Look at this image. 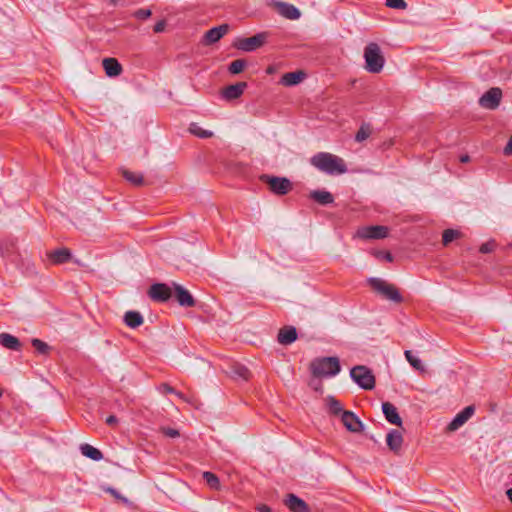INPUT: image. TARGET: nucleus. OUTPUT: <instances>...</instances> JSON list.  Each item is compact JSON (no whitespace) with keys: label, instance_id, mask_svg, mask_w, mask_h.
Returning a JSON list of instances; mask_svg holds the SVG:
<instances>
[{"label":"nucleus","instance_id":"f257e3e1","mask_svg":"<svg viewBox=\"0 0 512 512\" xmlns=\"http://www.w3.org/2000/svg\"><path fill=\"white\" fill-rule=\"evenodd\" d=\"M311 164L318 170L329 174H343L347 167L342 158L328 152H319L311 158Z\"/></svg>","mask_w":512,"mask_h":512},{"label":"nucleus","instance_id":"f03ea898","mask_svg":"<svg viewBox=\"0 0 512 512\" xmlns=\"http://www.w3.org/2000/svg\"><path fill=\"white\" fill-rule=\"evenodd\" d=\"M310 369L315 377H331L340 372L341 366L337 357H322L314 359Z\"/></svg>","mask_w":512,"mask_h":512},{"label":"nucleus","instance_id":"7ed1b4c3","mask_svg":"<svg viewBox=\"0 0 512 512\" xmlns=\"http://www.w3.org/2000/svg\"><path fill=\"white\" fill-rule=\"evenodd\" d=\"M368 284L374 291L380 294L383 298L396 304H400L403 302V297L395 285L390 284L385 280L376 277L369 278Z\"/></svg>","mask_w":512,"mask_h":512},{"label":"nucleus","instance_id":"20e7f679","mask_svg":"<svg viewBox=\"0 0 512 512\" xmlns=\"http://www.w3.org/2000/svg\"><path fill=\"white\" fill-rule=\"evenodd\" d=\"M365 68L370 73H379L384 66L385 59L377 43H369L364 49Z\"/></svg>","mask_w":512,"mask_h":512},{"label":"nucleus","instance_id":"39448f33","mask_svg":"<svg viewBox=\"0 0 512 512\" xmlns=\"http://www.w3.org/2000/svg\"><path fill=\"white\" fill-rule=\"evenodd\" d=\"M259 179L268 185L273 194L278 196L287 195L293 188L292 182L286 177L262 174Z\"/></svg>","mask_w":512,"mask_h":512},{"label":"nucleus","instance_id":"423d86ee","mask_svg":"<svg viewBox=\"0 0 512 512\" xmlns=\"http://www.w3.org/2000/svg\"><path fill=\"white\" fill-rule=\"evenodd\" d=\"M350 376L362 389L372 390L375 387V376L366 366L358 365L353 367L350 371Z\"/></svg>","mask_w":512,"mask_h":512},{"label":"nucleus","instance_id":"0eeeda50","mask_svg":"<svg viewBox=\"0 0 512 512\" xmlns=\"http://www.w3.org/2000/svg\"><path fill=\"white\" fill-rule=\"evenodd\" d=\"M268 33L267 32H261L257 33L256 35L248 38H238L234 43L233 46L238 49L245 52H252L257 50L258 48L262 47L265 42L267 41Z\"/></svg>","mask_w":512,"mask_h":512},{"label":"nucleus","instance_id":"6e6552de","mask_svg":"<svg viewBox=\"0 0 512 512\" xmlns=\"http://www.w3.org/2000/svg\"><path fill=\"white\" fill-rule=\"evenodd\" d=\"M501 98L502 91L500 88H490L480 97L479 104L483 108L493 110L499 106Z\"/></svg>","mask_w":512,"mask_h":512},{"label":"nucleus","instance_id":"1a4fd4ad","mask_svg":"<svg viewBox=\"0 0 512 512\" xmlns=\"http://www.w3.org/2000/svg\"><path fill=\"white\" fill-rule=\"evenodd\" d=\"M388 234V227L382 225L365 226L357 231L358 237L362 239H384Z\"/></svg>","mask_w":512,"mask_h":512},{"label":"nucleus","instance_id":"9d476101","mask_svg":"<svg viewBox=\"0 0 512 512\" xmlns=\"http://www.w3.org/2000/svg\"><path fill=\"white\" fill-rule=\"evenodd\" d=\"M172 295V289L164 283H155L148 290V296L156 302H166Z\"/></svg>","mask_w":512,"mask_h":512},{"label":"nucleus","instance_id":"9b49d317","mask_svg":"<svg viewBox=\"0 0 512 512\" xmlns=\"http://www.w3.org/2000/svg\"><path fill=\"white\" fill-rule=\"evenodd\" d=\"M474 412H475V408L473 405H469V406L465 407L448 424L447 431L453 432V431L458 430L462 425H464L472 417Z\"/></svg>","mask_w":512,"mask_h":512},{"label":"nucleus","instance_id":"f8f14e48","mask_svg":"<svg viewBox=\"0 0 512 512\" xmlns=\"http://www.w3.org/2000/svg\"><path fill=\"white\" fill-rule=\"evenodd\" d=\"M174 297L182 307H194L196 301L191 293L179 284L174 283Z\"/></svg>","mask_w":512,"mask_h":512},{"label":"nucleus","instance_id":"ddd939ff","mask_svg":"<svg viewBox=\"0 0 512 512\" xmlns=\"http://www.w3.org/2000/svg\"><path fill=\"white\" fill-rule=\"evenodd\" d=\"M46 255L49 261L54 265L65 264L72 259V252L66 247L48 251Z\"/></svg>","mask_w":512,"mask_h":512},{"label":"nucleus","instance_id":"4468645a","mask_svg":"<svg viewBox=\"0 0 512 512\" xmlns=\"http://www.w3.org/2000/svg\"><path fill=\"white\" fill-rule=\"evenodd\" d=\"M247 88L246 82H237L232 85H228L221 91V96L227 101H232L241 97Z\"/></svg>","mask_w":512,"mask_h":512},{"label":"nucleus","instance_id":"2eb2a0df","mask_svg":"<svg viewBox=\"0 0 512 512\" xmlns=\"http://www.w3.org/2000/svg\"><path fill=\"white\" fill-rule=\"evenodd\" d=\"M343 425L351 432H359L363 428L362 422L351 411H344L341 416Z\"/></svg>","mask_w":512,"mask_h":512},{"label":"nucleus","instance_id":"dca6fc26","mask_svg":"<svg viewBox=\"0 0 512 512\" xmlns=\"http://www.w3.org/2000/svg\"><path fill=\"white\" fill-rule=\"evenodd\" d=\"M229 31L228 24H222L217 27L209 29L205 35L204 40L206 44H214L219 41Z\"/></svg>","mask_w":512,"mask_h":512},{"label":"nucleus","instance_id":"f3484780","mask_svg":"<svg viewBox=\"0 0 512 512\" xmlns=\"http://www.w3.org/2000/svg\"><path fill=\"white\" fill-rule=\"evenodd\" d=\"M386 443L392 452L399 454L403 444L402 433L396 429H392L386 436Z\"/></svg>","mask_w":512,"mask_h":512},{"label":"nucleus","instance_id":"a211bd4d","mask_svg":"<svg viewBox=\"0 0 512 512\" xmlns=\"http://www.w3.org/2000/svg\"><path fill=\"white\" fill-rule=\"evenodd\" d=\"M382 411L386 420L393 425L401 426L402 419L397 411V408L390 402L382 403Z\"/></svg>","mask_w":512,"mask_h":512},{"label":"nucleus","instance_id":"6ab92c4d","mask_svg":"<svg viewBox=\"0 0 512 512\" xmlns=\"http://www.w3.org/2000/svg\"><path fill=\"white\" fill-rule=\"evenodd\" d=\"M285 504L292 512H309L307 503L292 493L288 494Z\"/></svg>","mask_w":512,"mask_h":512},{"label":"nucleus","instance_id":"aec40b11","mask_svg":"<svg viewBox=\"0 0 512 512\" xmlns=\"http://www.w3.org/2000/svg\"><path fill=\"white\" fill-rule=\"evenodd\" d=\"M297 339V330L293 326H285L279 330L277 340L282 345H290Z\"/></svg>","mask_w":512,"mask_h":512},{"label":"nucleus","instance_id":"412c9836","mask_svg":"<svg viewBox=\"0 0 512 512\" xmlns=\"http://www.w3.org/2000/svg\"><path fill=\"white\" fill-rule=\"evenodd\" d=\"M276 6L278 13L287 19L296 20L301 16L299 9L292 4L278 2Z\"/></svg>","mask_w":512,"mask_h":512},{"label":"nucleus","instance_id":"4be33fe9","mask_svg":"<svg viewBox=\"0 0 512 512\" xmlns=\"http://www.w3.org/2000/svg\"><path fill=\"white\" fill-rule=\"evenodd\" d=\"M0 345L12 351H20L22 348L20 340L16 336L6 332L0 333Z\"/></svg>","mask_w":512,"mask_h":512},{"label":"nucleus","instance_id":"5701e85b","mask_svg":"<svg viewBox=\"0 0 512 512\" xmlns=\"http://www.w3.org/2000/svg\"><path fill=\"white\" fill-rule=\"evenodd\" d=\"M105 73L109 77H116L122 73V66L116 58H105L102 61Z\"/></svg>","mask_w":512,"mask_h":512},{"label":"nucleus","instance_id":"b1692460","mask_svg":"<svg viewBox=\"0 0 512 512\" xmlns=\"http://www.w3.org/2000/svg\"><path fill=\"white\" fill-rule=\"evenodd\" d=\"M305 77V72L301 70L288 72L282 75L280 83L286 87H291L299 84Z\"/></svg>","mask_w":512,"mask_h":512},{"label":"nucleus","instance_id":"393cba45","mask_svg":"<svg viewBox=\"0 0 512 512\" xmlns=\"http://www.w3.org/2000/svg\"><path fill=\"white\" fill-rule=\"evenodd\" d=\"M310 198L320 205H329L334 202L333 195L325 190H314L310 193Z\"/></svg>","mask_w":512,"mask_h":512},{"label":"nucleus","instance_id":"a878e982","mask_svg":"<svg viewBox=\"0 0 512 512\" xmlns=\"http://www.w3.org/2000/svg\"><path fill=\"white\" fill-rule=\"evenodd\" d=\"M143 317L137 311H128L124 315V322L130 328H137L143 324Z\"/></svg>","mask_w":512,"mask_h":512},{"label":"nucleus","instance_id":"bb28decb","mask_svg":"<svg viewBox=\"0 0 512 512\" xmlns=\"http://www.w3.org/2000/svg\"><path fill=\"white\" fill-rule=\"evenodd\" d=\"M80 450H81V453L85 457L90 458V459H92L94 461H99V460H101L103 458V454H102V452L99 449H97V448H95V447H93V446H91V445H89L87 443L82 444L80 446Z\"/></svg>","mask_w":512,"mask_h":512},{"label":"nucleus","instance_id":"cd10ccee","mask_svg":"<svg viewBox=\"0 0 512 512\" xmlns=\"http://www.w3.org/2000/svg\"><path fill=\"white\" fill-rule=\"evenodd\" d=\"M121 174L125 180L135 186H141L144 184V178L141 173L133 172L128 169H121Z\"/></svg>","mask_w":512,"mask_h":512},{"label":"nucleus","instance_id":"c85d7f7f","mask_svg":"<svg viewBox=\"0 0 512 512\" xmlns=\"http://www.w3.org/2000/svg\"><path fill=\"white\" fill-rule=\"evenodd\" d=\"M31 344L40 355H49L52 350L51 346L38 338H33Z\"/></svg>","mask_w":512,"mask_h":512},{"label":"nucleus","instance_id":"c756f323","mask_svg":"<svg viewBox=\"0 0 512 512\" xmlns=\"http://www.w3.org/2000/svg\"><path fill=\"white\" fill-rule=\"evenodd\" d=\"M328 410L333 415H342L344 412L342 404L333 396H329L326 399Z\"/></svg>","mask_w":512,"mask_h":512},{"label":"nucleus","instance_id":"7c9ffc66","mask_svg":"<svg viewBox=\"0 0 512 512\" xmlns=\"http://www.w3.org/2000/svg\"><path fill=\"white\" fill-rule=\"evenodd\" d=\"M203 479L211 489L218 490L220 488V481L216 474L206 471L203 473Z\"/></svg>","mask_w":512,"mask_h":512},{"label":"nucleus","instance_id":"2f4dec72","mask_svg":"<svg viewBox=\"0 0 512 512\" xmlns=\"http://www.w3.org/2000/svg\"><path fill=\"white\" fill-rule=\"evenodd\" d=\"M189 131L193 135H195V136H197L199 138H202V139H207V138H210V137L213 136V132L202 129L196 123H191L190 124Z\"/></svg>","mask_w":512,"mask_h":512},{"label":"nucleus","instance_id":"473e14b6","mask_svg":"<svg viewBox=\"0 0 512 512\" xmlns=\"http://www.w3.org/2000/svg\"><path fill=\"white\" fill-rule=\"evenodd\" d=\"M158 390H159V392H161L163 394H175L178 398L182 399L183 401L188 402V399L186 398V396L183 393L176 391L168 383L160 384L158 387Z\"/></svg>","mask_w":512,"mask_h":512},{"label":"nucleus","instance_id":"72a5a7b5","mask_svg":"<svg viewBox=\"0 0 512 512\" xmlns=\"http://www.w3.org/2000/svg\"><path fill=\"white\" fill-rule=\"evenodd\" d=\"M461 236L460 231L454 229H446L442 235V243L444 246H447L453 240L459 238Z\"/></svg>","mask_w":512,"mask_h":512},{"label":"nucleus","instance_id":"f704fd0d","mask_svg":"<svg viewBox=\"0 0 512 512\" xmlns=\"http://www.w3.org/2000/svg\"><path fill=\"white\" fill-rule=\"evenodd\" d=\"M406 360L409 362V364L418 371H424V366L420 359L415 357L410 350H406L404 352Z\"/></svg>","mask_w":512,"mask_h":512},{"label":"nucleus","instance_id":"c9c22d12","mask_svg":"<svg viewBox=\"0 0 512 512\" xmlns=\"http://www.w3.org/2000/svg\"><path fill=\"white\" fill-rule=\"evenodd\" d=\"M247 62L244 59H236L229 64L228 71L231 74H239L246 67Z\"/></svg>","mask_w":512,"mask_h":512},{"label":"nucleus","instance_id":"e433bc0d","mask_svg":"<svg viewBox=\"0 0 512 512\" xmlns=\"http://www.w3.org/2000/svg\"><path fill=\"white\" fill-rule=\"evenodd\" d=\"M371 131L372 130L370 125L363 123L355 135V140L357 142H362L366 140L371 135Z\"/></svg>","mask_w":512,"mask_h":512},{"label":"nucleus","instance_id":"4c0bfd02","mask_svg":"<svg viewBox=\"0 0 512 512\" xmlns=\"http://www.w3.org/2000/svg\"><path fill=\"white\" fill-rule=\"evenodd\" d=\"M233 373L234 375L244 380H248L250 377V371L248 370V368L241 364H236L233 366Z\"/></svg>","mask_w":512,"mask_h":512},{"label":"nucleus","instance_id":"58836bf2","mask_svg":"<svg viewBox=\"0 0 512 512\" xmlns=\"http://www.w3.org/2000/svg\"><path fill=\"white\" fill-rule=\"evenodd\" d=\"M386 6L393 9L403 10L407 7V3L404 0H386Z\"/></svg>","mask_w":512,"mask_h":512},{"label":"nucleus","instance_id":"ea45409f","mask_svg":"<svg viewBox=\"0 0 512 512\" xmlns=\"http://www.w3.org/2000/svg\"><path fill=\"white\" fill-rule=\"evenodd\" d=\"M152 15V12L150 9H138L133 13V17L139 20H146Z\"/></svg>","mask_w":512,"mask_h":512},{"label":"nucleus","instance_id":"a19ab883","mask_svg":"<svg viewBox=\"0 0 512 512\" xmlns=\"http://www.w3.org/2000/svg\"><path fill=\"white\" fill-rule=\"evenodd\" d=\"M496 247V243L494 241H489V242H486V243H483L480 248H479V251L481 253H490L492 251H494Z\"/></svg>","mask_w":512,"mask_h":512},{"label":"nucleus","instance_id":"79ce46f5","mask_svg":"<svg viewBox=\"0 0 512 512\" xmlns=\"http://www.w3.org/2000/svg\"><path fill=\"white\" fill-rule=\"evenodd\" d=\"M375 256L379 259H383L387 262H392L393 261V255L389 252V251H383V250H380V251H376L375 252Z\"/></svg>","mask_w":512,"mask_h":512},{"label":"nucleus","instance_id":"37998d69","mask_svg":"<svg viewBox=\"0 0 512 512\" xmlns=\"http://www.w3.org/2000/svg\"><path fill=\"white\" fill-rule=\"evenodd\" d=\"M162 431H163L164 435L171 437V438H175V437L179 436V431L176 429L170 428V427L163 428Z\"/></svg>","mask_w":512,"mask_h":512},{"label":"nucleus","instance_id":"c03bdc74","mask_svg":"<svg viewBox=\"0 0 512 512\" xmlns=\"http://www.w3.org/2000/svg\"><path fill=\"white\" fill-rule=\"evenodd\" d=\"M165 27H166V21L160 20L154 25L153 30L155 33H161L165 30Z\"/></svg>","mask_w":512,"mask_h":512},{"label":"nucleus","instance_id":"a18cd8bd","mask_svg":"<svg viewBox=\"0 0 512 512\" xmlns=\"http://www.w3.org/2000/svg\"><path fill=\"white\" fill-rule=\"evenodd\" d=\"M106 491H107L108 493H110L111 495H113L116 499H120V500H122L124 503H127V502H128V500H127L125 497L121 496V495L118 493V491H117L116 489H114V488H112V487H109V488H107V489H106Z\"/></svg>","mask_w":512,"mask_h":512},{"label":"nucleus","instance_id":"49530a36","mask_svg":"<svg viewBox=\"0 0 512 512\" xmlns=\"http://www.w3.org/2000/svg\"><path fill=\"white\" fill-rule=\"evenodd\" d=\"M503 154L505 156H512V136L509 138L506 146L504 147Z\"/></svg>","mask_w":512,"mask_h":512},{"label":"nucleus","instance_id":"de8ad7c7","mask_svg":"<svg viewBox=\"0 0 512 512\" xmlns=\"http://www.w3.org/2000/svg\"><path fill=\"white\" fill-rule=\"evenodd\" d=\"M118 423V419L115 415H110L106 418V424L113 426Z\"/></svg>","mask_w":512,"mask_h":512},{"label":"nucleus","instance_id":"09e8293b","mask_svg":"<svg viewBox=\"0 0 512 512\" xmlns=\"http://www.w3.org/2000/svg\"><path fill=\"white\" fill-rule=\"evenodd\" d=\"M257 510L259 512H272V509L265 504H261V505L257 506Z\"/></svg>","mask_w":512,"mask_h":512},{"label":"nucleus","instance_id":"8fccbe9b","mask_svg":"<svg viewBox=\"0 0 512 512\" xmlns=\"http://www.w3.org/2000/svg\"><path fill=\"white\" fill-rule=\"evenodd\" d=\"M469 161H470L469 155L465 154V155L460 156V162L467 163Z\"/></svg>","mask_w":512,"mask_h":512},{"label":"nucleus","instance_id":"3c124183","mask_svg":"<svg viewBox=\"0 0 512 512\" xmlns=\"http://www.w3.org/2000/svg\"><path fill=\"white\" fill-rule=\"evenodd\" d=\"M506 495H507L508 499L510 500V502L512 503V488H509L506 491Z\"/></svg>","mask_w":512,"mask_h":512},{"label":"nucleus","instance_id":"603ef678","mask_svg":"<svg viewBox=\"0 0 512 512\" xmlns=\"http://www.w3.org/2000/svg\"><path fill=\"white\" fill-rule=\"evenodd\" d=\"M318 386H321V383H318V385H315V390H318Z\"/></svg>","mask_w":512,"mask_h":512},{"label":"nucleus","instance_id":"864d4df0","mask_svg":"<svg viewBox=\"0 0 512 512\" xmlns=\"http://www.w3.org/2000/svg\"><path fill=\"white\" fill-rule=\"evenodd\" d=\"M318 386H321V383H318V385H315V390H318Z\"/></svg>","mask_w":512,"mask_h":512},{"label":"nucleus","instance_id":"5fc2aeb1","mask_svg":"<svg viewBox=\"0 0 512 512\" xmlns=\"http://www.w3.org/2000/svg\"><path fill=\"white\" fill-rule=\"evenodd\" d=\"M318 386H321V383H318V385H315V390H318Z\"/></svg>","mask_w":512,"mask_h":512}]
</instances>
